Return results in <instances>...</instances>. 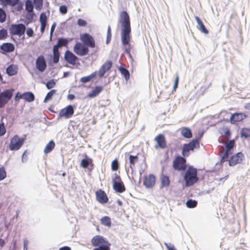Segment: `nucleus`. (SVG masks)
<instances>
[{"mask_svg":"<svg viewBox=\"0 0 250 250\" xmlns=\"http://www.w3.org/2000/svg\"><path fill=\"white\" fill-rule=\"evenodd\" d=\"M119 22L121 25V41L123 45H128V47L125 49V52L129 53L130 51L131 40V25L129 16L126 11H123L120 15Z\"/></svg>","mask_w":250,"mask_h":250,"instance_id":"obj_1","label":"nucleus"},{"mask_svg":"<svg viewBox=\"0 0 250 250\" xmlns=\"http://www.w3.org/2000/svg\"><path fill=\"white\" fill-rule=\"evenodd\" d=\"M93 246L98 248L93 250H110L111 244L103 236L96 235L91 239Z\"/></svg>","mask_w":250,"mask_h":250,"instance_id":"obj_2","label":"nucleus"},{"mask_svg":"<svg viewBox=\"0 0 250 250\" xmlns=\"http://www.w3.org/2000/svg\"><path fill=\"white\" fill-rule=\"evenodd\" d=\"M184 179L185 181V185L187 187L191 186L196 183L198 181L196 168L192 167H189L186 170Z\"/></svg>","mask_w":250,"mask_h":250,"instance_id":"obj_3","label":"nucleus"},{"mask_svg":"<svg viewBox=\"0 0 250 250\" xmlns=\"http://www.w3.org/2000/svg\"><path fill=\"white\" fill-rule=\"evenodd\" d=\"M235 146V142L234 140H230L226 145L225 149L223 146L220 148V155L221 157V161L225 162L228 160L229 156L231 155L233 152V147Z\"/></svg>","mask_w":250,"mask_h":250,"instance_id":"obj_4","label":"nucleus"},{"mask_svg":"<svg viewBox=\"0 0 250 250\" xmlns=\"http://www.w3.org/2000/svg\"><path fill=\"white\" fill-rule=\"evenodd\" d=\"M26 140V136L20 137L18 135L11 138L9 144V149L11 151H17L23 145Z\"/></svg>","mask_w":250,"mask_h":250,"instance_id":"obj_5","label":"nucleus"},{"mask_svg":"<svg viewBox=\"0 0 250 250\" xmlns=\"http://www.w3.org/2000/svg\"><path fill=\"white\" fill-rule=\"evenodd\" d=\"M199 146V141L196 139L192 140L189 143L184 144L182 154L184 157H188L190 151H193L195 148H198Z\"/></svg>","mask_w":250,"mask_h":250,"instance_id":"obj_6","label":"nucleus"},{"mask_svg":"<svg viewBox=\"0 0 250 250\" xmlns=\"http://www.w3.org/2000/svg\"><path fill=\"white\" fill-rule=\"evenodd\" d=\"M173 168L178 171H185L187 169L186 160L183 157L178 156L173 161Z\"/></svg>","mask_w":250,"mask_h":250,"instance_id":"obj_7","label":"nucleus"},{"mask_svg":"<svg viewBox=\"0 0 250 250\" xmlns=\"http://www.w3.org/2000/svg\"><path fill=\"white\" fill-rule=\"evenodd\" d=\"M14 89H8L0 93V108L3 107L12 98Z\"/></svg>","mask_w":250,"mask_h":250,"instance_id":"obj_8","label":"nucleus"},{"mask_svg":"<svg viewBox=\"0 0 250 250\" xmlns=\"http://www.w3.org/2000/svg\"><path fill=\"white\" fill-rule=\"evenodd\" d=\"M74 52L78 55L83 56L88 54V47L83 43L77 42L73 47Z\"/></svg>","mask_w":250,"mask_h":250,"instance_id":"obj_9","label":"nucleus"},{"mask_svg":"<svg viewBox=\"0 0 250 250\" xmlns=\"http://www.w3.org/2000/svg\"><path fill=\"white\" fill-rule=\"evenodd\" d=\"M112 181L113 183V189L116 192L122 193L125 191V188L119 175L115 174Z\"/></svg>","mask_w":250,"mask_h":250,"instance_id":"obj_10","label":"nucleus"},{"mask_svg":"<svg viewBox=\"0 0 250 250\" xmlns=\"http://www.w3.org/2000/svg\"><path fill=\"white\" fill-rule=\"evenodd\" d=\"M80 40L83 43L90 48H94L96 46L93 37L88 33L81 34L80 36Z\"/></svg>","mask_w":250,"mask_h":250,"instance_id":"obj_11","label":"nucleus"},{"mask_svg":"<svg viewBox=\"0 0 250 250\" xmlns=\"http://www.w3.org/2000/svg\"><path fill=\"white\" fill-rule=\"evenodd\" d=\"M25 29V26L22 23L12 24L10 28V32L13 35L21 36L24 34Z\"/></svg>","mask_w":250,"mask_h":250,"instance_id":"obj_12","label":"nucleus"},{"mask_svg":"<svg viewBox=\"0 0 250 250\" xmlns=\"http://www.w3.org/2000/svg\"><path fill=\"white\" fill-rule=\"evenodd\" d=\"M64 58L68 63L73 65H76L79 62L78 58L69 50L65 51Z\"/></svg>","mask_w":250,"mask_h":250,"instance_id":"obj_13","label":"nucleus"},{"mask_svg":"<svg viewBox=\"0 0 250 250\" xmlns=\"http://www.w3.org/2000/svg\"><path fill=\"white\" fill-rule=\"evenodd\" d=\"M156 183V177L153 174L145 176L143 180V184L147 188H152Z\"/></svg>","mask_w":250,"mask_h":250,"instance_id":"obj_14","label":"nucleus"},{"mask_svg":"<svg viewBox=\"0 0 250 250\" xmlns=\"http://www.w3.org/2000/svg\"><path fill=\"white\" fill-rule=\"evenodd\" d=\"M244 158V154L242 152H238L235 155L232 156L229 161V164L230 166H234L240 163L243 158Z\"/></svg>","mask_w":250,"mask_h":250,"instance_id":"obj_15","label":"nucleus"},{"mask_svg":"<svg viewBox=\"0 0 250 250\" xmlns=\"http://www.w3.org/2000/svg\"><path fill=\"white\" fill-rule=\"evenodd\" d=\"M95 195L96 200L101 204H105L108 201V198L105 192L101 189L97 190Z\"/></svg>","mask_w":250,"mask_h":250,"instance_id":"obj_16","label":"nucleus"},{"mask_svg":"<svg viewBox=\"0 0 250 250\" xmlns=\"http://www.w3.org/2000/svg\"><path fill=\"white\" fill-rule=\"evenodd\" d=\"M36 68L41 72H43L46 68V63L44 57L41 55L38 57L36 62Z\"/></svg>","mask_w":250,"mask_h":250,"instance_id":"obj_17","label":"nucleus"},{"mask_svg":"<svg viewBox=\"0 0 250 250\" xmlns=\"http://www.w3.org/2000/svg\"><path fill=\"white\" fill-rule=\"evenodd\" d=\"M112 64L111 61L109 60L106 61L99 69V77H102L104 74L111 68Z\"/></svg>","mask_w":250,"mask_h":250,"instance_id":"obj_18","label":"nucleus"},{"mask_svg":"<svg viewBox=\"0 0 250 250\" xmlns=\"http://www.w3.org/2000/svg\"><path fill=\"white\" fill-rule=\"evenodd\" d=\"M155 140L157 144L156 148H165L166 147L167 143L164 135L159 134L155 138Z\"/></svg>","mask_w":250,"mask_h":250,"instance_id":"obj_19","label":"nucleus"},{"mask_svg":"<svg viewBox=\"0 0 250 250\" xmlns=\"http://www.w3.org/2000/svg\"><path fill=\"white\" fill-rule=\"evenodd\" d=\"M0 49L2 51V53L5 54L6 53L12 52L14 51L15 50V46L12 43H3L0 46Z\"/></svg>","mask_w":250,"mask_h":250,"instance_id":"obj_20","label":"nucleus"},{"mask_svg":"<svg viewBox=\"0 0 250 250\" xmlns=\"http://www.w3.org/2000/svg\"><path fill=\"white\" fill-rule=\"evenodd\" d=\"M246 115L243 113H236L232 114L230 117V122L232 124H235L242 121L246 118Z\"/></svg>","mask_w":250,"mask_h":250,"instance_id":"obj_21","label":"nucleus"},{"mask_svg":"<svg viewBox=\"0 0 250 250\" xmlns=\"http://www.w3.org/2000/svg\"><path fill=\"white\" fill-rule=\"evenodd\" d=\"M195 19L197 22L198 26L197 28L198 29L202 32L204 33L205 34H208V31L206 28L205 26L204 25L203 21H201V20L198 17L195 16Z\"/></svg>","mask_w":250,"mask_h":250,"instance_id":"obj_22","label":"nucleus"},{"mask_svg":"<svg viewBox=\"0 0 250 250\" xmlns=\"http://www.w3.org/2000/svg\"><path fill=\"white\" fill-rule=\"evenodd\" d=\"M40 21L41 22V32L42 33L44 32L47 23V17L46 13H42L40 16Z\"/></svg>","mask_w":250,"mask_h":250,"instance_id":"obj_23","label":"nucleus"},{"mask_svg":"<svg viewBox=\"0 0 250 250\" xmlns=\"http://www.w3.org/2000/svg\"><path fill=\"white\" fill-rule=\"evenodd\" d=\"M68 43V41L64 38H60L58 39L57 44L54 45L53 48L59 49V47L66 46Z\"/></svg>","mask_w":250,"mask_h":250,"instance_id":"obj_24","label":"nucleus"},{"mask_svg":"<svg viewBox=\"0 0 250 250\" xmlns=\"http://www.w3.org/2000/svg\"><path fill=\"white\" fill-rule=\"evenodd\" d=\"M181 135L185 138H190L192 137V133L190 129L188 127H182L180 129Z\"/></svg>","mask_w":250,"mask_h":250,"instance_id":"obj_25","label":"nucleus"},{"mask_svg":"<svg viewBox=\"0 0 250 250\" xmlns=\"http://www.w3.org/2000/svg\"><path fill=\"white\" fill-rule=\"evenodd\" d=\"M23 99L28 102H31L34 100L35 96L31 92H26L22 94Z\"/></svg>","mask_w":250,"mask_h":250,"instance_id":"obj_26","label":"nucleus"},{"mask_svg":"<svg viewBox=\"0 0 250 250\" xmlns=\"http://www.w3.org/2000/svg\"><path fill=\"white\" fill-rule=\"evenodd\" d=\"M0 1L4 6L9 5L14 7L18 4L19 0H0Z\"/></svg>","mask_w":250,"mask_h":250,"instance_id":"obj_27","label":"nucleus"},{"mask_svg":"<svg viewBox=\"0 0 250 250\" xmlns=\"http://www.w3.org/2000/svg\"><path fill=\"white\" fill-rule=\"evenodd\" d=\"M103 89V87L101 86H97L93 89L91 92L89 93L88 96L90 97H94L98 95Z\"/></svg>","mask_w":250,"mask_h":250,"instance_id":"obj_28","label":"nucleus"},{"mask_svg":"<svg viewBox=\"0 0 250 250\" xmlns=\"http://www.w3.org/2000/svg\"><path fill=\"white\" fill-rule=\"evenodd\" d=\"M170 180L168 176L163 175L161 177V187H167L169 185Z\"/></svg>","mask_w":250,"mask_h":250,"instance_id":"obj_29","label":"nucleus"},{"mask_svg":"<svg viewBox=\"0 0 250 250\" xmlns=\"http://www.w3.org/2000/svg\"><path fill=\"white\" fill-rule=\"evenodd\" d=\"M55 143L53 141H50L46 146L44 149V152L45 154H47L50 152L55 147Z\"/></svg>","mask_w":250,"mask_h":250,"instance_id":"obj_30","label":"nucleus"},{"mask_svg":"<svg viewBox=\"0 0 250 250\" xmlns=\"http://www.w3.org/2000/svg\"><path fill=\"white\" fill-rule=\"evenodd\" d=\"M101 223L104 226L110 227L111 226V219L109 217L105 216L102 217L100 219Z\"/></svg>","mask_w":250,"mask_h":250,"instance_id":"obj_31","label":"nucleus"},{"mask_svg":"<svg viewBox=\"0 0 250 250\" xmlns=\"http://www.w3.org/2000/svg\"><path fill=\"white\" fill-rule=\"evenodd\" d=\"M90 165L93 166L92 160L90 158L83 159L81 161V166L83 168H87Z\"/></svg>","mask_w":250,"mask_h":250,"instance_id":"obj_32","label":"nucleus"},{"mask_svg":"<svg viewBox=\"0 0 250 250\" xmlns=\"http://www.w3.org/2000/svg\"><path fill=\"white\" fill-rule=\"evenodd\" d=\"M119 71L121 72L122 75H123L125 79L127 81L129 79L130 74L129 71L125 68L120 66L118 68Z\"/></svg>","mask_w":250,"mask_h":250,"instance_id":"obj_33","label":"nucleus"},{"mask_svg":"<svg viewBox=\"0 0 250 250\" xmlns=\"http://www.w3.org/2000/svg\"><path fill=\"white\" fill-rule=\"evenodd\" d=\"M74 110H61L59 113L60 117H64L69 118L73 114Z\"/></svg>","mask_w":250,"mask_h":250,"instance_id":"obj_34","label":"nucleus"},{"mask_svg":"<svg viewBox=\"0 0 250 250\" xmlns=\"http://www.w3.org/2000/svg\"><path fill=\"white\" fill-rule=\"evenodd\" d=\"M97 72H94L91 74L90 75L83 77L81 78L80 81L83 83H87L91 80L92 79L94 78L96 76Z\"/></svg>","mask_w":250,"mask_h":250,"instance_id":"obj_35","label":"nucleus"},{"mask_svg":"<svg viewBox=\"0 0 250 250\" xmlns=\"http://www.w3.org/2000/svg\"><path fill=\"white\" fill-rule=\"evenodd\" d=\"M34 5L31 0H26L25 1V10L28 13H31L33 11Z\"/></svg>","mask_w":250,"mask_h":250,"instance_id":"obj_36","label":"nucleus"},{"mask_svg":"<svg viewBox=\"0 0 250 250\" xmlns=\"http://www.w3.org/2000/svg\"><path fill=\"white\" fill-rule=\"evenodd\" d=\"M6 72L9 76H13L17 73V68L13 65H9L6 69Z\"/></svg>","mask_w":250,"mask_h":250,"instance_id":"obj_37","label":"nucleus"},{"mask_svg":"<svg viewBox=\"0 0 250 250\" xmlns=\"http://www.w3.org/2000/svg\"><path fill=\"white\" fill-rule=\"evenodd\" d=\"M53 62L54 63H57L59 61V58L60 56V53L59 51V49H57L55 48L53 49Z\"/></svg>","mask_w":250,"mask_h":250,"instance_id":"obj_38","label":"nucleus"},{"mask_svg":"<svg viewBox=\"0 0 250 250\" xmlns=\"http://www.w3.org/2000/svg\"><path fill=\"white\" fill-rule=\"evenodd\" d=\"M129 163H130V167L132 168V166H134L135 163L138 160V157L137 155L133 156L132 155H130L129 157Z\"/></svg>","mask_w":250,"mask_h":250,"instance_id":"obj_39","label":"nucleus"},{"mask_svg":"<svg viewBox=\"0 0 250 250\" xmlns=\"http://www.w3.org/2000/svg\"><path fill=\"white\" fill-rule=\"evenodd\" d=\"M35 9L37 10H41L42 8V0H33Z\"/></svg>","mask_w":250,"mask_h":250,"instance_id":"obj_40","label":"nucleus"},{"mask_svg":"<svg viewBox=\"0 0 250 250\" xmlns=\"http://www.w3.org/2000/svg\"><path fill=\"white\" fill-rule=\"evenodd\" d=\"M241 137H244L245 138L250 137V129L243 128L241 130Z\"/></svg>","mask_w":250,"mask_h":250,"instance_id":"obj_41","label":"nucleus"},{"mask_svg":"<svg viewBox=\"0 0 250 250\" xmlns=\"http://www.w3.org/2000/svg\"><path fill=\"white\" fill-rule=\"evenodd\" d=\"M186 205L189 208H193L197 206V202L195 200L190 199L187 201Z\"/></svg>","mask_w":250,"mask_h":250,"instance_id":"obj_42","label":"nucleus"},{"mask_svg":"<svg viewBox=\"0 0 250 250\" xmlns=\"http://www.w3.org/2000/svg\"><path fill=\"white\" fill-rule=\"evenodd\" d=\"M119 168V163L116 159L114 160L111 163V169L113 171H116Z\"/></svg>","mask_w":250,"mask_h":250,"instance_id":"obj_43","label":"nucleus"},{"mask_svg":"<svg viewBox=\"0 0 250 250\" xmlns=\"http://www.w3.org/2000/svg\"><path fill=\"white\" fill-rule=\"evenodd\" d=\"M56 85V82L54 80H50L47 82L46 86L48 89H50L54 87Z\"/></svg>","mask_w":250,"mask_h":250,"instance_id":"obj_44","label":"nucleus"},{"mask_svg":"<svg viewBox=\"0 0 250 250\" xmlns=\"http://www.w3.org/2000/svg\"><path fill=\"white\" fill-rule=\"evenodd\" d=\"M6 20V13L1 8H0V22H3Z\"/></svg>","mask_w":250,"mask_h":250,"instance_id":"obj_45","label":"nucleus"},{"mask_svg":"<svg viewBox=\"0 0 250 250\" xmlns=\"http://www.w3.org/2000/svg\"><path fill=\"white\" fill-rule=\"evenodd\" d=\"M56 90H51L46 95V97L44 99V101L48 100L50 99H51L53 95L56 93Z\"/></svg>","mask_w":250,"mask_h":250,"instance_id":"obj_46","label":"nucleus"},{"mask_svg":"<svg viewBox=\"0 0 250 250\" xmlns=\"http://www.w3.org/2000/svg\"><path fill=\"white\" fill-rule=\"evenodd\" d=\"M7 36V32L6 30L2 29L0 30V40H3Z\"/></svg>","mask_w":250,"mask_h":250,"instance_id":"obj_47","label":"nucleus"},{"mask_svg":"<svg viewBox=\"0 0 250 250\" xmlns=\"http://www.w3.org/2000/svg\"><path fill=\"white\" fill-rule=\"evenodd\" d=\"M111 39V32L110 26H108L107 32L106 43H108Z\"/></svg>","mask_w":250,"mask_h":250,"instance_id":"obj_48","label":"nucleus"},{"mask_svg":"<svg viewBox=\"0 0 250 250\" xmlns=\"http://www.w3.org/2000/svg\"><path fill=\"white\" fill-rule=\"evenodd\" d=\"M6 133V128L3 124H0V136H2Z\"/></svg>","mask_w":250,"mask_h":250,"instance_id":"obj_49","label":"nucleus"},{"mask_svg":"<svg viewBox=\"0 0 250 250\" xmlns=\"http://www.w3.org/2000/svg\"><path fill=\"white\" fill-rule=\"evenodd\" d=\"M6 177V173L4 169L0 168V181L3 180Z\"/></svg>","mask_w":250,"mask_h":250,"instance_id":"obj_50","label":"nucleus"},{"mask_svg":"<svg viewBox=\"0 0 250 250\" xmlns=\"http://www.w3.org/2000/svg\"><path fill=\"white\" fill-rule=\"evenodd\" d=\"M77 24L80 26H85L87 22L86 21L82 19H79L77 21Z\"/></svg>","mask_w":250,"mask_h":250,"instance_id":"obj_51","label":"nucleus"},{"mask_svg":"<svg viewBox=\"0 0 250 250\" xmlns=\"http://www.w3.org/2000/svg\"><path fill=\"white\" fill-rule=\"evenodd\" d=\"M60 11L62 14H65L67 12V8L65 5H62L60 7Z\"/></svg>","mask_w":250,"mask_h":250,"instance_id":"obj_52","label":"nucleus"},{"mask_svg":"<svg viewBox=\"0 0 250 250\" xmlns=\"http://www.w3.org/2000/svg\"><path fill=\"white\" fill-rule=\"evenodd\" d=\"M165 245L168 250H177L172 244L165 243Z\"/></svg>","mask_w":250,"mask_h":250,"instance_id":"obj_53","label":"nucleus"},{"mask_svg":"<svg viewBox=\"0 0 250 250\" xmlns=\"http://www.w3.org/2000/svg\"><path fill=\"white\" fill-rule=\"evenodd\" d=\"M224 135L225 136V137L227 138V139H229L230 138V135H231V133L229 131V130L228 128H225L224 130Z\"/></svg>","mask_w":250,"mask_h":250,"instance_id":"obj_54","label":"nucleus"},{"mask_svg":"<svg viewBox=\"0 0 250 250\" xmlns=\"http://www.w3.org/2000/svg\"><path fill=\"white\" fill-rule=\"evenodd\" d=\"M26 34L29 37H31L33 36L34 31L31 28H28L26 30Z\"/></svg>","mask_w":250,"mask_h":250,"instance_id":"obj_55","label":"nucleus"},{"mask_svg":"<svg viewBox=\"0 0 250 250\" xmlns=\"http://www.w3.org/2000/svg\"><path fill=\"white\" fill-rule=\"evenodd\" d=\"M56 23H54L52 26H51V29H50V38H52V35H53V33L54 31V30H55V28L56 27Z\"/></svg>","mask_w":250,"mask_h":250,"instance_id":"obj_56","label":"nucleus"},{"mask_svg":"<svg viewBox=\"0 0 250 250\" xmlns=\"http://www.w3.org/2000/svg\"><path fill=\"white\" fill-rule=\"evenodd\" d=\"M22 94H20L19 93H17L15 96V100L18 101L21 99H23Z\"/></svg>","mask_w":250,"mask_h":250,"instance_id":"obj_57","label":"nucleus"},{"mask_svg":"<svg viewBox=\"0 0 250 250\" xmlns=\"http://www.w3.org/2000/svg\"><path fill=\"white\" fill-rule=\"evenodd\" d=\"M28 241L27 240H25L23 241V250H28L27 246H28Z\"/></svg>","mask_w":250,"mask_h":250,"instance_id":"obj_58","label":"nucleus"},{"mask_svg":"<svg viewBox=\"0 0 250 250\" xmlns=\"http://www.w3.org/2000/svg\"><path fill=\"white\" fill-rule=\"evenodd\" d=\"M16 5H17L16 9H17V10L18 11H20V10H21L22 9V4L21 3H19V2H18V4Z\"/></svg>","mask_w":250,"mask_h":250,"instance_id":"obj_59","label":"nucleus"},{"mask_svg":"<svg viewBox=\"0 0 250 250\" xmlns=\"http://www.w3.org/2000/svg\"><path fill=\"white\" fill-rule=\"evenodd\" d=\"M59 250H71V249L68 246H64L61 248Z\"/></svg>","mask_w":250,"mask_h":250,"instance_id":"obj_60","label":"nucleus"},{"mask_svg":"<svg viewBox=\"0 0 250 250\" xmlns=\"http://www.w3.org/2000/svg\"><path fill=\"white\" fill-rule=\"evenodd\" d=\"M75 98V96L73 94H69L68 95V99L70 100H72Z\"/></svg>","mask_w":250,"mask_h":250,"instance_id":"obj_61","label":"nucleus"},{"mask_svg":"<svg viewBox=\"0 0 250 250\" xmlns=\"http://www.w3.org/2000/svg\"><path fill=\"white\" fill-rule=\"evenodd\" d=\"M5 244V241L3 239H0V246L2 247Z\"/></svg>","mask_w":250,"mask_h":250,"instance_id":"obj_62","label":"nucleus"},{"mask_svg":"<svg viewBox=\"0 0 250 250\" xmlns=\"http://www.w3.org/2000/svg\"><path fill=\"white\" fill-rule=\"evenodd\" d=\"M179 82V76L177 75L174 81V83H176L177 84H178Z\"/></svg>","mask_w":250,"mask_h":250,"instance_id":"obj_63","label":"nucleus"},{"mask_svg":"<svg viewBox=\"0 0 250 250\" xmlns=\"http://www.w3.org/2000/svg\"><path fill=\"white\" fill-rule=\"evenodd\" d=\"M63 109H73L72 105H68L67 107L64 108Z\"/></svg>","mask_w":250,"mask_h":250,"instance_id":"obj_64","label":"nucleus"}]
</instances>
